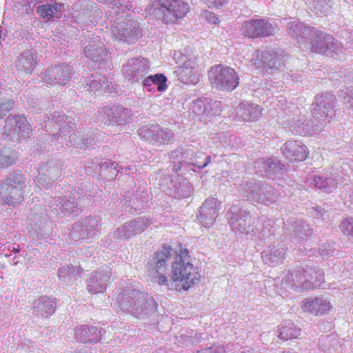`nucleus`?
<instances>
[{
  "label": "nucleus",
  "instance_id": "f257e3e1",
  "mask_svg": "<svg viewBox=\"0 0 353 353\" xmlns=\"http://www.w3.org/2000/svg\"><path fill=\"white\" fill-rule=\"evenodd\" d=\"M288 34L300 46L312 52L332 57L342 51L341 45L332 36L302 22H288Z\"/></svg>",
  "mask_w": 353,
  "mask_h": 353
},
{
  "label": "nucleus",
  "instance_id": "f03ea898",
  "mask_svg": "<svg viewBox=\"0 0 353 353\" xmlns=\"http://www.w3.org/2000/svg\"><path fill=\"white\" fill-rule=\"evenodd\" d=\"M199 268L194 265L187 248L179 247L175 251L171 267V280L177 292L187 291L200 281Z\"/></svg>",
  "mask_w": 353,
  "mask_h": 353
},
{
  "label": "nucleus",
  "instance_id": "7ed1b4c3",
  "mask_svg": "<svg viewBox=\"0 0 353 353\" xmlns=\"http://www.w3.org/2000/svg\"><path fill=\"white\" fill-rule=\"evenodd\" d=\"M150 3L160 11V20L165 25L176 24L191 10L190 3L185 0H150Z\"/></svg>",
  "mask_w": 353,
  "mask_h": 353
},
{
  "label": "nucleus",
  "instance_id": "20e7f679",
  "mask_svg": "<svg viewBox=\"0 0 353 353\" xmlns=\"http://www.w3.org/2000/svg\"><path fill=\"white\" fill-rule=\"evenodd\" d=\"M208 77L210 83L218 90L232 91L239 84V77L234 70L221 64L212 66Z\"/></svg>",
  "mask_w": 353,
  "mask_h": 353
},
{
  "label": "nucleus",
  "instance_id": "39448f33",
  "mask_svg": "<svg viewBox=\"0 0 353 353\" xmlns=\"http://www.w3.org/2000/svg\"><path fill=\"white\" fill-rule=\"evenodd\" d=\"M336 103V99L333 94L326 92L316 95L312 103L314 106L312 117L321 124L329 123L335 115Z\"/></svg>",
  "mask_w": 353,
  "mask_h": 353
},
{
  "label": "nucleus",
  "instance_id": "423d86ee",
  "mask_svg": "<svg viewBox=\"0 0 353 353\" xmlns=\"http://www.w3.org/2000/svg\"><path fill=\"white\" fill-rule=\"evenodd\" d=\"M274 28L272 25L264 19H250L241 26V34L248 38L265 37L272 35Z\"/></svg>",
  "mask_w": 353,
  "mask_h": 353
},
{
  "label": "nucleus",
  "instance_id": "0eeeda50",
  "mask_svg": "<svg viewBox=\"0 0 353 353\" xmlns=\"http://www.w3.org/2000/svg\"><path fill=\"white\" fill-rule=\"evenodd\" d=\"M294 112L288 126L292 134L301 135L310 131L321 132L323 130V128L318 124L312 126L305 116L302 115L299 109L296 108Z\"/></svg>",
  "mask_w": 353,
  "mask_h": 353
},
{
  "label": "nucleus",
  "instance_id": "6e6552de",
  "mask_svg": "<svg viewBox=\"0 0 353 353\" xmlns=\"http://www.w3.org/2000/svg\"><path fill=\"white\" fill-rule=\"evenodd\" d=\"M313 234V228L303 219H295L291 223L290 239L292 243H299L308 240Z\"/></svg>",
  "mask_w": 353,
  "mask_h": 353
},
{
  "label": "nucleus",
  "instance_id": "1a4fd4ad",
  "mask_svg": "<svg viewBox=\"0 0 353 353\" xmlns=\"http://www.w3.org/2000/svg\"><path fill=\"white\" fill-rule=\"evenodd\" d=\"M301 307L303 312L314 315L327 313L332 308L330 301L323 296L305 299L301 302Z\"/></svg>",
  "mask_w": 353,
  "mask_h": 353
},
{
  "label": "nucleus",
  "instance_id": "9d476101",
  "mask_svg": "<svg viewBox=\"0 0 353 353\" xmlns=\"http://www.w3.org/2000/svg\"><path fill=\"white\" fill-rule=\"evenodd\" d=\"M179 76L183 83L197 84L200 81V73L196 61L193 59L185 61L181 68Z\"/></svg>",
  "mask_w": 353,
  "mask_h": 353
},
{
  "label": "nucleus",
  "instance_id": "9b49d317",
  "mask_svg": "<svg viewBox=\"0 0 353 353\" xmlns=\"http://www.w3.org/2000/svg\"><path fill=\"white\" fill-rule=\"evenodd\" d=\"M304 282H302L301 290H308L321 286L323 281V272L321 269L306 267L303 274Z\"/></svg>",
  "mask_w": 353,
  "mask_h": 353
},
{
  "label": "nucleus",
  "instance_id": "f8f14e48",
  "mask_svg": "<svg viewBox=\"0 0 353 353\" xmlns=\"http://www.w3.org/2000/svg\"><path fill=\"white\" fill-rule=\"evenodd\" d=\"M63 7V3H47L38 6L37 12L42 19L50 21L55 17H61Z\"/></svg>",
  "mask_w": 353,
  "mask_h": 353
},
{
  "label": "nucleus",
  "instance_id": "ddd939ff",
  "mask_svg": "<svg viewBox=\"0 0 353 353\" xmlns=\"http://www.w3.org/2000/svg\"><path fill=\"white\" fill-rule=\"evenodd\" d=\"M307 148L298 141L288 140V161H302L307 157Z\"/></svg>",
  "mask_w": 353,
  "mask_h": 353
},
{
  "label": "nucleus",
  "instance_id": "4468645a",
  "mask_svg": "<svg viewBox=\"0 0 353 353\" xmlns=\"http://www.w3.org/2000/svg\"><path fill=\"white\" fill-rule=\"evenodd\" d=\"M49 75L52 76L57 83L64 85L72 75V68L69 65H55L48 71Z\"/></svg>",
  "mask_w": 353,
  "mask_h": 353
},
{
  "label": "nucleus",
  "instance_id": "2eb2a0df",
  "mask_svg": "<svg viewBox=\"0 0 353 353\" xmlns=\"http://www.w3.org/2000/svg\"><path fill=\"white\" fill-rule=\"evenodd\" d=\"M314 186L325 193H331L336 188V179L332 176H314L313 179Z\"/></svg>",
  "mask_w": 353,
  "mask_h": 353
},
{
  "label": "nucleus",
  "instance_id": "dca6fc26",
  "mask_svg": "<svg viewBox=\"0 0 353 353\" xmlns=\"http://www.w3.org/2000/svg\"><path fill=\"white\" fill-rule=\"evenodd\" d=\"M305 274V268L302 266H296L290 270L288 274V285L292 288H296L298 291H302L301 285L304 282L303 274Z\"/></svg>",
  "mask_w": 353,
  "mask_h": 353
},
{
  "label": "nucleus",
  "instance_id": "f3484780",
  "mask_svg": "<svg viewBox=\"0 0 353 353\" xmlns=\"http://www.w3.org/2000/svg\"><path fill=\"white\" fill-rule=\"evenodd\" d=\"M168 78L162 73H157L154 75H150L143 80V85L150 86L152 83L157 85V90L159 92H164L168 89Z\"/></svg>",
  "mask_w": 353,
  "mask_h": 353
},
{
  "label": "nucleus",
  "instance_id": "a211bd4d",
  "mask_svg": "<svg viewBox=\"0 0 353 353\" xmlns=\"http://www.w3.org/2000/svg\"><path fill=\"white\" fill-rule=\"evenodd\" d=\"M172 248L169 245H163L161 250L155 253L154 261L157 270L165 267L168 260L171 257Z\"/></svg>",
  "mask_w": 353,
  "mask_h": 353
},
{
  "label": "nucleus",
  "instance_id": "6ab92c4d",
  "mask_svg": "<svg viewBox=\"0 0 353 353\" xmlns=\"http://www.w3.org/2000/svg\"><path fill=\"white\" fill-rule=\"evenodd\" d=\"M310 9L317 14H326L331 9L330 0H305Z\"/></svg>",
  "mask_w": 353,
  "mask_h": 353
},
{
  "label": "nucleus",
  "instance_id": "aec40b11",
  "mask_svg": "<svg viewBox=\"0 0 353 353\" xmlns=\"http://www.w3.org/2000/svg\"><path fill=\"white\" fill-rule=\"evenodd\" d=\"M339 96L342 99L344 107L353 111V86L341 90Z\"/></svg>",
  "mask_w": 353,
  "mask_h": 353
},
{
  "label": "nucleus",
  "instance_id": "412c9836",
  "mask_svg": "<svg viewBox=\"0 0 353 353\" xmlns=\"http://www.w3.org/2000/svg\"><path fill=\"white\" fill-rule=\"evenodd\" d=\"M309 213L317 219H325L328 216V210L321 205H314L308 208Z\"/></svg>",
  "mask_w": 353,
  "mask_h": 353
},
{
  "label": "nucleus",
  "instance_id": "4be33fe9",
  "mask_svg": "<svg viewBox=\"0 0 353 353\" xmlns=\"http://www.w3.org/2000/svg\"><path fill=\"white\" fill-rule=\"evenodd\" d=\"M339 228L345 235H350L353 238V217L343 219Z\"/></svg>",
  "mask_w": 353,
  "mask_h": 353
},
{
  "label": "nucleus",
  "instance_id": "5701e85b",
  "mask_svg": "<svg viewBox=\"0 0 353 353\" xmlns=\"http://www.w3.org/2000/svg\"><path fill=\"white\" fill-rule=\"evenodd\" d=\"M334 248L331 243H323L319 248V254L323 258L328 257L334 253Z\"/></svg>",
  "mask_w": 353,
  "mask_h": 353
},
{
  "label": "nucleus",
  "instance_id": "b1692460",
  "mask_svg": "<svg viewBox=\"0 0 353 353\" xmlns=\"http://www.w3.org/2000/svg\"><path fill=\"white\" fill-rule=\"evenodd\" d=\"M210 8H219L225 5L228 0H201Z\"/></svg>",
  "mask_w": 353,
  "mask_h": 353
},
{
  "label": "nucleus",
  "instance_id": "393cba45",
  "mask_svg": "<svg viewBox=\"0 0 353 353\" xmlns=\"http://www.w3.org/2000/svg\"><path fill=\"white\" fill-rule=\"evenodd\" d=\"M301 330L292 323H288V339H296L301 334Z\"/></svg>",
  "mask_w": 353,
  "mask_h": 353
},
{
  "label": "nucleus",
  "instance_id": "a878e982",
  "mask_svg": "<svg viewBox=\"0 0 353 353\" xmlns=\"http://www.w3.org/2000/svg\"><path fill=\"white\" fill-rule=\"evenodd\" d=\"M205 17L209 22L212 23L216 24L219 23V18L214 13L209 11L205 12Z\"/></svg>",
  "mask_w": 353,
  "mask_h": 353
},
{
  "label": "nucleus",
  "instance_id": "bb28decb",
  "mask_svg": "<svg viewBox=\"0 0 353 353\" xmlns=\"http://www.w3.org/2000/svg\"><path fill=\"white\" fill-rule=\"evenodd\" d=\"M157 282L159 285H165L168 281V277L165 275H163V274H161L157 271V275L156 276Z\"/></svg>",
  "mask_w": 353,
  "mask_h": 353
},
{
  "label": "nucleus",
  "instance_id": "cd10ccee",
  "mask_svg": "<svg viewBox=\"0 0 353 353\" xmlns=\"http://www.w3.org/2000/svg\"><path fill=\"white\" fill-rule=\"evenodd\" d=\"M347 34L348 35L346 39H347L348 42L351 43L350 48H353V30L350 32H347Z\"/></svg>",
  "mask_w": 353,
  "mask_h": 353
},
{
  "label": "nucleus",
  "instance_id": "c85d7f7f",
  "mask_svg": "<svg viewBox=\"0 0 353 353\" xmlns=\"http://www.w3.org/2000/svg\"><path fill=\"white\" fill-rule=\"evenodd\" d=\"M290 77L292 78V81H293V82L300 81L301 77L299 74H294V75L291 74Z\"/></svg>",
  "mask_w": 353,
  "mask_h": 353
},
{
  "label": "nucleus",
  "instance_id": "c756f323",
  "mask_svg": "<svg viewBox=\"0 0 353 353\" xmlns=\"http://www.w3.org/2000/svg\"><path fill=\"white\" fill-rule=\"evenodd\" d=\"M350 199L351 204L352 205V206H350V207L353 208V191L350 194Z\"/></svg>",
  "mask_w": 353,
  "mask_h": 353
},
{
  "label": "nucleus",
  "instance_id": "7c9ffc66",
  "mask_svg": "<svg viewBox=\"0 0 353 353\" xmlns=\"http://www.w3.org/2000/svg\"><path fill=\"white\" fill-rule=\"evenodd\" d=\"M206 160H207V161H206V162H205V163L203 165V167H205V165H206L210 162V157H208L206 158Z\"/></svg>",
  "mask_w": 353,
  "mask_h": 353
},
{
  "label": "nucleus",
  "instance_id": "2f4dec72",
  "mask_svg": "<svg viewBox=\"0 0 353 353\" xmlns=\"http://www.w3.org/2000/svg\"><path fill=\"white\" fill-rule=\"evenodd\" d=\"M19 248H13L12 249V251L14 252H19Z\"/></svg>",
  "mask_w": 353,
  "mask_h": 353
},
{
  "label": "nucleus",
  "instance_id": "473e14b6",
  "mask_svg": "<svg viewBox=\"0 0 353 353\" xmlns=\"http://www.w3.org/2000/svg\"><path fill=\"white\" fill-rule=\"evenodd\" d=\"M288 353H297V352H296L294 351H290V352H288Z\"/></svg>",
  "mask_w": 353,
  "mask_h": 353
}]
</instances>
